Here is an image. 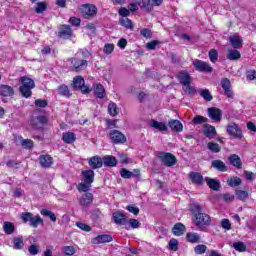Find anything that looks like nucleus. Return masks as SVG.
I'll use <instances>...</instances> for the list:
<instances>
[{"instance_id":"8","label":"nucleus","mask_w":256,"mask_h":256,"mask_svg":"<svg viewBox=\"0 0 256 256\" xmlns=\"http://www.w3.org/2000/svg\"><path fill=\"white\" fill-rule=\"evenodd\" d=\"M97 6L93 4H84L81 8V15L83 19H94L97 17Z\"/></svg>"},{"instance_id":"52","label":"nucleus","mask_w":256,"mask_h":256,"mask_svg":"<svg viewBox=\"0 0 256 256\" xmlns=\"http://www.w3.org/2000/svg\"><path fill=\"white\" fill-rule=\"evenodd\" d=\"M21 146L23 149H33V147H35V143L31 139H24L21 141Z\"/></svg>"},{"instance_id":"10","label":"nucleus","mask_w":256,"mask_h":256,"mask_svg":"<svg viewBox=\"0 0 256 256\" xmlns=\"http://www.w3.org/2000/svg\"><path fill=\"white\" fill-rule=\"evenodd\" d=\"M109 137L114 145L127 143V137L119 130H112L109 132Z\"/></svg>"},{"instance_id":"33","label":"nucleus","mask_w":256,"mask_h":256,"mask_svg":"<svg viewBox=\"0 0 256 256\" xmlns=\"http://www.w3.org/2000/svg\"><path fill=\"white\" fill-rule=\"evenodd\" d=\"M119 25H121V27H124V29H127L128 31H133L135 29L133 20H131L129 18H120Z\"/></svg>"},{"instance_id":"58","label":"nucleus","mask_w":256,"mask_h":256,"mask_svg":"<svg viewBox=\"0 0 256 256\" xmlns=\"http://www.w3.org/2000/svg\"><path fill=\"white\" fill-rule=\"evenodd\" d=\"M160 43L161 42L159 40H152L146 44V49H148V51H154Z\"/></svg>"},{"instance_id":"61","label":"nucleus","mask_w":256,"mask_h":256,"mask_svg":"<svg viewBox=\"0 0 256 256\" xmlns=\"http://www.w3.org/2000/svg\"><path fill=\"white\" fill-rule=\"evenodd\" d=\"M126 211H129V213H132L133 215H139V207L133 204L126 206Z\"/></svg>"},{"instance_id":"24","label":"nucleus","mask_w":256,"mask_h":256,"mask_svg":"<svg viewBox=\"0 0 256 256\" xmlns=\"http://www.w3.org/2000/svg\"><path fill=\"white\" fill-rule=\"evenodd\" d=\"M228 161L232 167H235L236 169H243V162L241 161V157L237 154H231L228 157Z\"/></svg>"},{"instance_id":"29","label":"nucleus","mask_w":256,"mask_h":256,"mask_svg":"<svg viewBox=\"0 0 256 256\" xmlns=\"http://www.w3.org/2000/svg\"><path fill=\"white\" fill-rule=\"evenodd\" d=\"M104 167H117V158L115 156L106 155L102 158Z\"/></svg>"},{"instance_id":"1","label":"nucleus","mask_w":256,"mask_h":256,"mask_svg":"<svg viewBox=\"0 0 256 256\" xmlns=\"http://www.w3.org/2000/svg\"><path fill=\"white\" fill-rule=\"evenodd\" d=\"M190 213L195 227L203 233H206L207 227L211 225V216L207 213H203V205L199 202H192L190 204Z\"/></svg>"},{"instance_id":"53","label":"nucleus","mask_w":256,"mask_h":256,"mask_svg":"<svg viewBox=\"0 0 256 256\" xmlns=\"http://www.w3.org/2000/svg\"><path fill=\"white\" fill-rule=\"evenodd\" d=\"M233 247L235 251H239V253H243L244 251H247V246L243 242H235L233 244Z\"/></svg>"},{"instance_id":"9","label":"nucleus","mask_w":256,"mask_h":256,"mask_svg":"<svg viewBox=\"0 0 256 256\" xmlns=\"http://www.w3.org/2000/svg\"><path fill=\"white\" fill-rule=\"evenodd\" d=\"M73 87L74 89H79L82 93L87 94L91 93V88L85 85V79L82 76H76L73 79Z\"/></svg>"},{"instance_id":"39","label":"nucleus","mask_w":256,"mask_h":256,"mask_svg":"<svg viewBox=\"0 0 256 256\" xmlns=\"http://www.w3.org/2000/svg\"><path fill=\"white\" fill-rule=\"evenodd\" d=\"M230 43L234 49H241L243 47V40L239 36H231Z\"/></svg>"},{"instance_id":"57","label":"nucleus","mask_w":256,"mask_h":256,"mask_svg":"<svg viewBox=\"0 0 256 256\" xmlns=\"http://www.w3.org/2000/svg\"><path fill=\"white\" fill-rule=\"evenodd\" d=\"M120 176L122 177V179H131V177H133V172L127 170L126 168H121Z\"/></svg>"},{"instance_id":"46","label":"nucleus","mask_w":256,"mask_h":256,"mask_svg":"<svg viewBox=\"0 0 256 256\" xmlns=\"http://www.w3.org/2000/svg\"><path fill=\"white\" fill-rule=\"evenodd\" d=\"M236 197L239 201H247L249 198V192L245 190H236Z\"/></svg>"},{"instance_id":"60","label":"nucleus","mask_w":256,"mask_h":256,"mask_svg":"<svg viewBox=\"0 0 256 256\" xmlns=\"http://www.w3.org/2000/svg\"><path fill=\"white\" fill-rule=\"evenodd\" d=\"M76 227H78V229H81V231H86V233H89V231L93 229L89 226V224H85L83 222H77Z\"/></svg>"},{"instance_id":"54","label":"nucleus","mask_w":256,"mask_h":256,"mask_svg":"<svg viewBox=\"0 0 256 256\" xmlns=\"http://www.w3.org/2000/svg\"><path fill=\"white\" fill-rule=\"evenodd\" d=\"M34 105H35V107L45 109V107H47V105H49V102L46 99H36L34 101Z\"/></svg>"},{"instance_id":"51","label":"nucleus","mask_w":256,"mask_h":256,"mask_svg":"<svg viewBox=\"0 0 256 256\" xmlns=\"http://www.w3.org/2000/svg\"><path fill=\"white\" fill-rule=\"evenodd\" d=\"M208 57L211 63H217V60L219 59V52H217L215 49H211L208 53Z\"/></svg>"},{"instance_id":"55","label":"nucleus","mask_w":256,"mask_h":256,"mask_svg":"<svg viewBox=\"0 0 256 256\" xmlns=\"http://www.w3.org/2000/svg\"><path fill=\"white\" fill-rule=\"evenodd\" d=\"M200 95L205 101H213V96L211 95L209 89L201 90Z\"/></svg>"},{"instance_id":"21","label":"nucleus","mask_w":256,"mask_h":256,"mask_svg":"<svg viewBox=\"0 0 256 256\" xmlns=\"http://www.w3.org/2000/svg\"><path fill=\"white\" fill-rule=\"evenodd\" d=\"M112 219L116 225H125V223H127V215L121 211L114 212L112 214Z\"/></svg>"},{"instance_id":"45","label":"nucleus","mask_w":256,"mask_h":256,"mask_svg":"<svg viewBox=\"0 0 256 256\" xmlns=\"http://www.w3.org/2000/svg\"><path fill=\"white\" fill-rule=\"evenodd\" d=\"M13 243H14V249H16L17 251L23 249V247H25V243L23 242V238L21 237H15L13 239Z\"/></svg>"},{"instance_id":"43","label":"nucleus","mask_w":256,"mask_h":256,"mask_svg":"<svg viewBox=\"0 0 256 256\" xmlns=\"http://www.w3.org/2000/svg\"><path fill=\"white\" fill-rule=\"evenodd\" d=\"M47 11V2H38L36 3L35 13L41 15V13H45Z\"/></svg>"},{"instance_id":"20","label":"nucleus","mask_w":256,"mask_h":256,"mask_svg":"<svg viewBox=\"0 0 256 256\" xmlns=\"http://www.w3.org/2000/svg\"><path fill=\"white\" fill-rule=\"evenodd\" d=\"M93 203V193L86 191L82 195V197L79 199V204L81 207H89Z\"/></svg>"},{"instance_id":"62","label":"nucleus","mask_w":256,"mask_h":256,"mask_svg":"<svg viewBox=\"0 0 256 256\" xmlns=\"http://www.w3.org/2000/svg\"><path fill=\"white\" fill-rule=\"evenodd\" d=\"M73 27H81V19L77 17H70L68 20Z\"/></svg>"},{"instance_id":"26","label":"nucleus","mask_w":256,"mask_h":256,"mask_svg":"<svg viewBox=\"0 0 256 256\" xmlns=\"http://www.w3.org/2000/svg\"><path fill=\"white\" fill-rule=\"evenodd\" d=\"M0 95L1 97H13L15 95V89L9 85H0Z\"/></svg>"},{"instance_id":"27","label":"nucleus","mask_w":256,"mask_h":256,"mask_svg":"<svg viewBox=\"0 0 256 256\" xmlns=\"http://www.w3.org/2000/svg\"><path fill=\"white\" fill-rule=\"evenodd\" d=\"M168 127L171 128V131L174 133H181L183 131V123L179 120L172 119L168 122Z\"/></svg>"},{"instance_id":"19","label":"nucleus","mask_w":256,"mask_h":256,"mask_svg":"<svg viewBox=\"0 0 256 256\" xmlns=\"http://www.w3.org/2000/svg\"><path fill=\"white\" fill-rule=\"evenodd\" d=\"M211 168L219 171L220 173H227L229 168H227V164L223 162V160L217 159L211 162Z\"/></svg>"},{"instance_id":"37","label":"nucleus","mask_w":256,"mask_h":256,"mask_svg":"<svg viewBox=\"0 0 256 256\" xmlns=\"http://www.w3.org/2000/svg\"><path fill=\"white\" fill-rule=\"evenodd\" d=\"M3 231L6 235H13V233H15V224L13 222L5 221L3 224Z\"/></svg>"},{"instance_id":"23","label":"nucleus","mask_w":256,"mask_h":256,"mask_svg":"<svg viewBox=\"0 0 256 256\" xmlns=\"http://www.w3.org/2000/svg\"><path fill=\"white\" fill-rule=\"evenodd\" d=\"M88 165L91 169H101V167H103V158L100 156H93L88 160Z\"/></svg>"},{"instance_id":"17","label":"nucleus","mask_w":256,"mask_h":256,"mask_svg":"<svg viewBox=\"0 0 256 256\" xmlns=\"http://www.w3.org/2000/svg\"><path fill=\"white\" fill-rule=\"evenodd\" d=\"M38 161L44 169L53 167V157L49 154L40 155Z\"/></svg>"},{"instance_id":"25","label":"nucleus","mask_w":256,"mask_h":256,"mask_svg":"<svg viewBox=\"0 0 256 256\" xmlns=\"http://www.w3.org/2000/svg\"><path fill=\"white\" fill-rule=\"evenodd\" d=\"M189 178L192 181L194 185H197L198 187L203 186V175L199 172H190Z\"/></svg>"},{"instance_id":"64","label":"nucleus","mask_w":256,"mask_h":256,"mask_svg":"<svg viewBox=\"0 0 256 256\" xmlns=\"http://www.w3.org/2000/svg\"><path fill=\"white\" fill-rule=\"evenodd\" d=\"M246 77L249 81H255V79H256V70L246 71Z\"/></svg>"},{"instance_id":"40","label":"nucleus","mask_w":256,"mask_h":256,"mask_svg":"<svg viewBox=\"0 0 256 256\" xmlns=\"http://www.w3.org/2000/svg\"><path fill=\"white\" fill-rule=\"evenodd\" d=\"M209 121V119L205 116H201V115H196L193 119H192V123L194 125H207V122Z\"/></svg>"},{"instance_id":"36","label":"nucleus","mask_w":256,"mask_h":256,"mask_svg":"<svg viewBox=\"0 0 256 256\" xmlns=\"http://www.w3.org/2000/svg\"><path fill=\"white\" fill-rule=\"evenodd\" d=\"M58 93L59 95H61L62 97H66V99H69L71 97V90H69V86L65 85V84H61L58 87Z\"/></svg>"},{"instance_id":"4","label":"nucleus","mask_w":256,"mask_h":256,"mask_svg":"<svg viewBox=\"0 0 256 256\" xmlns=\"http://www.w3.org/2000/svg\"><path fill=\"white\" fill-rule=\"evenodd\" d=\"M21 86L19 87V93L24 97V99H29L33 95L32 89H35V80L22 76L20 77Z\"/></svg>"},{"instance_id":"44","label":"nucleus","mask_w":256,"mask_h":256,"mask_svg":"<svg viewBox=\"0 0 256 256\" xmlns=\"http://www.w3.org/2000/svg\"><path fill=\"white\" fill-rule=\"evenodd\" d=\"M139 227H141V222H139V220L135 219V218H131L129 220V225L125 227V229H127V231H129V229H139Z\"/></svg>"},{"instance_id":"28","label":"nucleus","mask_w":256,"mask_h":256,"mask_svg":"<svg viewBox=\"0 0 256 256\" xmlns=\"http://www.w3.org/2000/svg\"><path fill=\"white\" fill-rule=\"evenodd\" d=\"M172 232L176 237H181V235H185L187 232V227L183 223L178 222L173 226Z\"/></svg>"},{"instance_id":"50","label":"nucleus","mask_w":256,"mask_h":256,"mask_svg":"<svg viewBox=\"0 0 256 256\" xmlns=\"http://www.w3.org/2000/svg\"><path fill=\"white\" fill-rule=\"evenodd\" d=\"M62 251L64 255H67V256H73L75 255V253H77V249H75V247L73 246H64L62 248Z\"/></svg>"},{"instance_id":"18","label":"nucleus","mask_w":256,"mask_h":256,"mask_svg":"<svg viewBox=\"0 0 256 256\" xmlns=\"http://www.w3.org/2000/svg\"><path fill=\"white\" fill-rule=\"evenodd\" d=\"M113 241V236L109 234H101L92 239L94 245H101L103 243H111Z\"/></svg>"},{"instance_id":"7","label":"nucleus","mask_w":256,"mask_h":256,"mask_svg":"<svg viewBox=\"0 0 256 256\" xmlns=\"http://www.w3.org/2000/svg\"><path fill=\"white\" fill-rule=\"evenodd\" d=\"M48 123L49 119L45 115H38L30 120V125L34 131H44L45 125Z\"/></svg>"},{"instance_id":"15","label":"nucleus","mask_w":256,"mask_h":256,"mask_svg":"<svg viewBox=\"0 0 256 256\" xmlns=\"http://www.w3.org/2000/svg\"><path fill=\"white\" fill-rule=\"evenodd\" d=\"M220 85L224 91V95L228 97V99H233L234 93L233 89L231 88V80L229 78H222L220 81Z\"/></svg>"},{"instance_id":"32","label":"nucleus","mask_w":256,"mask_h":256,"mask_svg":"<svg viewBox=\"0 0 256 256\" xmlns=\"http://www.w3.org/2000/svg\"><path fill=\"white\" fill-rule=\"evenodd\" d=\"M205 181L209 189H212V191H219V189H221V182H219L218 180L212 179L210 177H205Z\"/></svg>"},{"instance_id":"56","label":"nucleus","mask_w":256,"mask_h":256,"mask_svg":"<svg viewBox=\"0 0 256 256\" xmlns=\"http://www.w3.org/2000/svg\"><path fill=\"white\" fill-rule=\"evenodd\" d=\"M194 251L196 255H203L204 253L207 252V246L204 244H198L195 248Z\"/></svg>"},{"instance_id":"47","label":"nucleus","mask_w":256,"mask_h":256,"mask_svg":"<svg viewBox=\"0 0 256 256\" xmlns=\"http://www.w3.org/2000/svg\"><path fill=\"white\" fill-rule=\"evenodd\" d=\"M170 251H179V240L171 238L168 244Z\"/></svg>"},{"instance_id":"42","label":"nucleus","mask_w":256,"mask_h":256,"mask_svg":"<svg viewBox=\"0 0 256 256\" xmlns=\"http://www.w3.org/2000/svg\"><path fill=\"white\" fill-rule=\"evenodd\" d=\"M108 113L112 117H117L119 115V108L116 103L112 102L108 105Z\"/></svg>"},{"instance_id":"22","label":"nucleus","mask_w":256,"mask_h":256,"mask_svg":"<svg viewBox=\"0 0 256 256\" xmlns=\"http://www.w3.org/2000/svg\"><path fill=\"white\" fill-rule=\"evenodd\" d=\"M203 135L206 136L208 139H214V137H216L217 135V130L211 124H204Z\"/></svg>"},{"instance_id":"6","label":"nucleus","mask_w":256,"mask_h":256,"mask_svg":"<svg viewBox=\"0 0 256 256\" xmlns=\"http://www.w3.org/2000/svg\"><path fill=\"white\" fill-rule=\"evenodd\" d=\"M158 159L163 163L164 167H173L177 165V157L171 152H158Z\"/></svg>"},{"instance_id":"31","label":"nucleus","mask_w":256,"mask_h":256,"mask_svg":"<svg viewBox=\"0 0 256 256\" xmlns=\"http://www.w3.org/2000/svg\"><path fill=\"white\" fill-rule=\"evenodd\" d=\"M149 127H152V129H157V131H167V124L165 122H159L155 119L150 120Z\"/></svg>"},{"instance_id":"13","label":"nucleus","mask_w":256,"mask_h":256,"mask_svg":"<svg viewBox=\"0 0 256 256\" xmlns=\"http://www.w3.org/2000/svg\"><path fill=\"white\" fill-rule=\"evenodd\" d=\"M208 117L214 121V123H221L223 119V112L217 107H210L207 109Z\"/></svg>"},{"instance_id":"59","label":"nucleus","mask_w":256,"mask_h":256,"mask_svg":"<svg viewBox=\"0 0 256 256\" xmlns=\"http://www.w3.org/2000/svg\"><path fill=\"white\" fill-rule=\"evenodd\" d=\"M118 14L120 15L121 19H125L131 15V11L125 7H121L118 11Z\"/></svg>"},{"instance_id":"14","label":"nucleus","mask_w":256,"mask_h":256,"mask_svg":"<svg viewBox=\"0 0 256 256\" xmlns=\"http://www.w3.org/2000/svg\"><path fill=\"white\" fill-rule=\"evenodd\" d=\"M58 37L60 39H71L73 37V29L67 24L60 25L58 29Z\"/></svg>"},{"instance_id":"16","label":"nucleus","mask_w":256,"mask_h":256,"mask_svg":"<svg viewBox=\"0 0 256 256\" xmlns=\"http://www.w3.org/2000/svg\"><path fill=\"white\" fill-rule=\"evenodd\" d=\"M176 79H178L181 85H191V75L187 70L179 71L176 74Z\"/></svg>"},{"instance_id":"11","label":"nucleus","mask_w":256,"mask_h":256,"mask_svg":"<svg viewBox=\"0 0 256 256\" xmlns=\"http://www.w3.org/2000/svg\"><path fill=\"white\" fill-rule=\"evenodd\" d=\"M226 131L234 139H243V130L236 123L228 124Z\"/></svg>"},{"instance_id":"48","label":"nucleus","mask_w":256,"mask_h":256,"mask_svg":"<svg viewBox=\"0 0 256 256\" xmlns=\"http://www.w3.org/2000/svg\"><path fill=\"white\" fill-rule=\"evenodd\" d=\"M227 183L229 187H239V185H241L242 183V180L241 178L235 176L233 178L228 179Z\"/></svg>"},{"instance_id":"35","label":"nucleus","mask_w":256,"mask_h":256,"mask_svg":"<svg viewBox=\"0 0 256 256\" xmlns=\"http://www.w3.org/2000/svg\"><path fill=\"white\" fill-rule=\"evenodd\" d=\"M226 58L229 59V61H237L241 59V52L237 49L228 50Z\"/></svg>"},{"instance_id":"49","label":"nucleus","mask_w":256,"mask_h":256,"mask_svg":"<svg viewBox=\"0 0 256 256\" xmlns=\"http://www.w3.org/2000/svg\"><path fill=\"white\" fill-rule=\"evenodd\" d=\"M207 147L209 151L212 153H220L221 152V146L214 142H208Z\"/></svg>"},{"instance_id":"38","label":"nucleus","mask_w":256,"mask_h":256,"mask_svg":"<svg viewBox=\"0 0 256 256\" xmlns=\"http://www.w3.org/2000/svg\"><path fill=\"white\" fill-rule=\"evenodd\" d=\"M186 241L188 243H199V241H201V236L195 232H188L186 234Z\"/></svg>"},{"instance_id":"63","label":"nucleus","mask_w":256,"mask_h":256,"mask_svg":"<svg viewBox=\"0 0 256 256\" xmlns=\"http://www.w3.org/2000/svg\"><path fill=\"white\" fill-rule=\"evenodd\" d=\"M19 165H21V161H17V160H8L6 162V167H9V168H13V167H16V169L19 168Z\"/></svg>"},{"instance_id":"3","label":"nucleus","mask_w":256,"mask_h":256,"mask_svg":"<svg viewBox=\"0 0 256 256\" xmlns=\"http://www.w3.org/2000/svg\"><path fill=\"white\" fill-rule=\"evenodd\" d=\"M81 177L83 182L78 184L77 189L80 193H87L95 182V171L93 169L83 170Z\"/></svg>"},{"instance_id":"5","label":"nucleus","mask_w":256,"mask_h":256,"mask_svg":"<svg viewBox=\"0 0 256 256\" xmlns=\"http://www.w3.org/2000/svg\"><path fill=\"white\" fill-rule=\"evenodd\" d=\"M21 220L23 223H29L30 227L37 229L39 225H43V218L37 214L33 215L31 212H23L21 214Z\"/></svg>"},{"instance_id":"2","label":"nucleus","mask_w":256,"mask_h":256,"mask_svg":"<svg viewBox=\"0 0 256 256\" xmlns=\"http://www.w3.org/2000/svg\"><path fill=\"white\" fill-rule=\"evenodd\" d=\"M70 65V71L73 73H81L89 67V54L82 52L68 59Z\"/></svg>"},{"instance_id":"41","label":"nucleus","mask_w":256,"mask_h":256,"mask_svg":"<svg viewBox=\"0 0 256 256\" xmlns=\"http://www.w3.org/2000/svg\"><path fill=\"white\" fill-rule=\"evenodd\" d=\"M40 214L43 215L44 217H49V219L52 221V223L57 222V216H55V213H53V211H51V210L44 208L40 211Z\"/></svg>"},{"instance_id":"12","label":"nucleus","mask_w":256,"mask_h":256,"mask_svg":"<svg viewBox=\"0 0 256 256\" xmlns=\"http://www.w3.org/2000/svg\"><path fill=\"white\" fill-rule=\"evenodd\" d=\"M193 66L199 73H213V67L203 60H195Z\"/></svg>"},{"instance_id":"34","label":"nucleus","mask_w":256,"mask_h":256,"mask_svg":"<svg viewBox=\"0 0 256 256\" xmlns=\"http://www.w3.org/2000/svg\"><path fill=\"white\" fill-rule=\"evenodd\" d=\"M94 95L97 97V99H104L107 95V92H105V87H103L102 84H96L94 87Z\"/></svg>"},{"instance_id":"30","label":"nucleus","mask_w":256,"mask_h":256,"mask_svg":"<svg viewBox=\"0 0 256 256\" xmlns=\"http://www.w3.org/2000/svg\"><path fill=\"white\" fill-rule=\"evenodd\" d=\"M62 141L66 143V145H73V143L77 141V136L73 132H65L62 134Z\"/></svg>"}]
</instances>
